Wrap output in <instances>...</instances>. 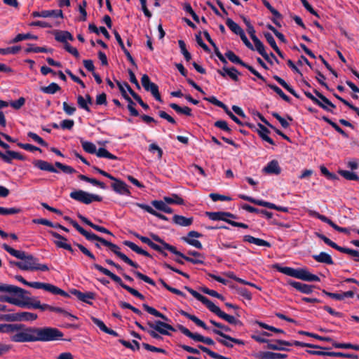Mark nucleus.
Masks as SVG:
<instances>
[{"label":"nucleus","instance_id":"c85d7f7f","mask_svg":"<svg viewBox=\"0 0 359 359\" xmlns=\"http://www.w3.org/2000/svg\"><path fill=\"white\" fill-rule=\"evenodd\" d=\"M258 127H259L258 133H259V136L261 137V138L264 141H266L268 143H269L270 144L274 145L275 144L274 141L270 137H269V130L264 126L262 125L261 123L258 124Z\"/></svg>","mask_w":359,"mask_h":359},{"label":"nucleus","instance_id":"39448f33","mask_svg":"<svg viewBox=\"0 0 359 359\" xmlns=\"http://www.w3.org/2000/svg\"><path fill=\"white\" fill-rule=\"evenodd\" d=\"M69 196L72 199L85 204H90L93 201L100 202L102 200V198L98 195L90 194L82 190L72 191Z\"/></svg>","mask_w":359,"mask_h":359},{"label":"nucleus","instance_id":"dca6fc26","mask_svg":"<svg viewBox=\"0 0 359 359\" xmlns=\"http://www.w3.org/2000/svg\"><path fill=\"white\" fill-rule=\"evenodd\" d=\"M314 93L318 97L316 104L328 111H332V109L335 108V106L327 98L320 94L319 91H314Z\"/></svg>","mask_w":359,"mask_h":359},{"label":"nucleus","instance_id":"7ed1b4c3","mask_svg":"<svg viewBox=\"0 0 359 359\" xmlns=\"http://www.w3.org/2000/svg\"><path fill=\"white\" fill-rule=\"evenodd\" d=\"M273 267L283 274L304 281H320V278L318 276L311 273L306 269H294L287 266H281L278 264H274Z\"/></svg>","mask_w":359,"mask_h":359},{"label":"nucleus","instance_id":"20e7f679","mask_svg":"<svg viewBox=\"0 0 359 359\" xmlns=\"http://www.w3.org/2000/svg\"><path fill=\"white\" fill-rule=\"evenodd\" d=\"M93 266L95 269H97V271H99L100 272L103 273L104 275L109 277L113 281L118 283L121 287L126 290L128 292H130L133 296H135L137 298H140V299H144V297L141 293H140L137 290H135L134 288L124 284L120 277H118L116 274L111 273L109 270L102 267V266H100L97 264H94L93 265Z\"/></svg>","mask_w":359,"mask_h":359},{"label":"nucleus","instance_id":"de8ad7c7","mask_svg":"<svg viewBox=\"0 0 359 359\" xmlns=\"http://www.w3.org/2000/svg\"><path fill=\"white\" fill-rule=\"evenodd\" d=\"M96 155L100 158H106L111 160H116L117 157L109 152L106 149L104 148H100L97 152Z\"/></svg>","mask_w":359,"mask_h":359},{"label":"nucleus","instance_id":"58836bf2","mask_svg":"<svg viewBox=\"0 0 359 359\" xmlns=\"http://www.w3.org/2000/svg\"><path fill=\"white\" fill-rule=\"evenodd\" d=\"M123 244L125 245H126L127 247L130 248L133 251L135 252L137 254L142 255L146 257L150 256L149 254L147 251L142 250L141 248H140L139 246H137L136 244H135L134 243H133L131 241H125L123 242Z\"/></svg>","mask_w":359,"mask_h":359},{"label":"nucleus","instance_id":"5701e85b","mask_svg":"<svg viewBox=\"0 0 359 359\" xmlns=\"http://www.w3.org/2000/svg\"><path fill=\"white\" fill-rule=\"evenodd\" d=\"M134 235L135 236V237L139 238L142 243L147 244L153 250L163 254L164 256H167L166 253L162 252V248L160 245L152 242L149 238L140 236L138 233H134Z\"/></svg>","mask_w":359,"mask_h":359},{"label":"nucleus","instance_id":"09e8293b","mask_svg":"<svg viewBox=\"0 0 359 359\" xmlns=\"http://www.w3.org/2000/svg\"><path fill=\"white\" fill-rule=\"evenodd\" d=\"M21 50L20 46H15L12 47H8L6 48H0V54L1 55H15L18 53V52Z\"/></svg>","mask_w":359,"mask_h":359},{"label":"nucleus","instance_id":"f8f14e48","mask_svg":"<svg viewBox=\"0 0 359 359\" xmlns=\"http://www.w3.org/2000/svg\"><path fill=\"white\" fill-rule=\"evenodd\" d=\"M0 292L12 294L19 297H22L23 295L26 293V291L21 287L4 283H0Z\"/></svg>","mask_w":359,"mask_h":359},{"label":"nucleus","instance_id":"423d86ee","mask_svg":"<svg viewBox=\"0 0 359 359\" xmlns=\"http://www.w3.org/2000/svg\"><path fill=\"white\" fill-rule=\"evenodd\" d=\"M151 236L153 238V240H154L155 241H156L162 245V246H161L162 248V250L163 249L168 250L170 252H171L172 253L180 257L181 258H182V259H185L186 261L191 262L192 264H197L198 263H202V261L200 259H191V258H189V257L184 255L180 251H177L174 246L170 245L168 243H165L158 236L155 235V234H151Z\"/></svg>","mask_w":359,"mask_h":359},{"label":"nucleus","instance_id":"b1692460","mask_svg":"<svg viewBox=\"0 0 359 359\" xmlns=\"http://www.w3.org/2000/svg\"><path fill=\"white\" fill-rule=\"evenodd\" d=\"M151 203L158 210L162 211L168 214H170L172 212V209L167 205L168 203H165L164 200L152 201Z\"/></svg>","mask_w":359,"mask_h":359},{"label":"nucleus","instance_id":"4be33fe9","mask_svg":"<svg viewBox=\"0 0 359 359\" xmlns=\"http://www.w3.org/2000/svg\"><path fill=\"white\" fill-rule=\"evenodd\" d=\"M77 103L80 108L89 112L90 111L89 105L92 104L93 101L89 95H86L85 97L79 95L77 97Z\"/></svg>","mask_w":359,"mask_h":359},{"label":"nucleus","instance_id":"79ce46f5","mask_svg":"<svg viewBox=\"0 0 359 359\" xmlns=\"http://www.w3.org/2000/svg\"><path fill=\"white\" fill-rule=\"evenodd\" d=\"M225 56L233 63L238 64L242 67L245 66V62H243L238 55H236L232 50H227Z\"/></svg>","mask_w":359,"mask_h":359},{"label":"nucleus","instance_id":"f257e3e1","mask_svg":"<svg viewBox=\"0 0 359 359\" xmlns=\"http://www.w3.org/2000/svg\"><path fill=\"white\" fill-rule=\"evenodd\" d=\"M0 333L9 334L10 340L16 343L50 341L63 337L59 330L50 327H27L23 324H0Z\"/></svg>","mask_w":359,"mask_h":359},{"label":"nucleus","instance_id":"0e129e2a","mask_svg":"<svg viewBox=\"0 0 359 359\" xmlns=\"http://www.w3.org/2000/svg\"><path fill=\"white\" fill-rule=\"evenodd\" d=\"M208 215L212 220H223L226 222L229 221V219L224 217V212H210Z\"/></svg>","mask_w":359,"mask_h":359},{"label":"nucleus","instance_id":"052dcab7","mask_svg":"<svg viewBox=\"0 0 359 359\" xmlns=\"http://www.w3.org/2000/svg\"><path fill=\"white\" fill-rule=\"evenodd\" d=\"M119 342L123 345L126 348H130L132 349L133 351H135V350H138L140 348V344L139 343L135 341V340H133V344H132L129 341H125L123 339H120L119 340Z\"/></svg>","mask_w":359,"mask_h":359},{"label":"nucleus","instance_id":"603ef678","mask_svg":"<svg viewBox=\"0 0 359 359\" xmlns=\"http://www.w3.org/2000/svg\"><path fill=\"white\" fill-rule=\"evenodd\" d=\"M178 44L180 48V50L182 54L184 55V59L186 61L189 62L191 59V53L187 50L186 48V43L183 40H179Z\"/></svg>","mask_w":359,"mask_h":359},{"label":"nucleus","instance_id":"c03bdc74","mask_svg":"<svg viewBox=\"0 0 359 359\" xmlns=\"http://www.w3.org/2000/svg\"><path fill=\"white\" fill-rule=\"evenodd\" d=\"M212 332L215 334H217L219 336H220L221 337H223L226 339H228L229 341H232V342H234L235 344H241V345H243L244 343L242 340L241 339H235V338H233L229 335H226L225 334L224 332H222V331L220 330H217V329H213L212 330Z\"/></svg>","mask_w":359,"mask_h":359},{"label":"nucleus","instance_id":"6e6552de","mask_svg":"<svg viewBox=\"0 0 359 359\" xmlns=\"http://www.w3.org/2000/svg\"><path fill=\"white\" fill-rule=\"evenodd\" d=\"M102 244L108 248H109V249L114 253L116 254L120 259H121L124 262H126V264H129L130 266H133V267H135V268H138L139 267V265L134 262L133 260H131L130 259H129L126 255H124L123 253H122L121 251H120V248L109 242V241H106L105 239L104 240H102Z\"/></svg>","mask_w":359,"mask_h":359},{"label":"nucleus","instance_id":"4468645a","mask_svg":"<svg viewBox=\"0 0 359 359\" xmlns=\"http://www.w3.org/2000/svg\"><path fill=\"white\" fill-rule=\"evenodd\" d=\"M287 283L288 285L295 288L297 290L299 291L302 293L309 294L313 292L312 285L302 283L300 282H297L292 280H288Z\"/></svg>","mask_w":359,"mask_h":359},{"label":"nucleus","instance_id":"bb28decb","mask_svg":"<svg viewBox=\"0 0 359 359\" xmlns=\"http://www.w3.org/2000/svg\"><path fill=\"white\" fill-rule=\"evenodd\" d=\"M178 329L184 335L196 341L202 342V341L203 340V336L197 333H192L189 329L184 327L183 325H179Z\"/></svg>","mask_w":359,"mask_h":359},{"label":"nucleus","instance_id":"4d7b16f0","mask_svg":"<svg viewBox=\"0 0 359 359\" xmlns=\"http://www.w3.org/2000/svg\"><path fill=\"white\" fill-rule=\"evenodd\" d=\"M27 136L29 137L32 138L34 142H36V143H38L39 144H40L41 146H43V147L48 146V144L41 137H39L37 134H36L33 132H29L27 133Z\"/></svg>","mask_w":359,"mask_h":359},{"label":"nucleus","instance_id":"72a5a7b5","mask_svg":"<svg viewBox=\"0 0 359 359\" xmlns=\"http://www.w3.org/2000/svg\"><path fill=\"white\" fill-rule=\"evenodd\" d=\"M72 294H74L79 300L88 304H91L89 300L94 299V294L93 292H81L75 290L72 292Z\"/></svg>","mask_w":359,"mask_h":359},{"label":"nucleus","instance_id":"680f3d73","mask_svg":"<svg viewBox=\"0 0 359 359\" xmlns=\"http://www.w3.org/2000/svg\"><path fill=\"white\" fill-rule=\"evenodd\" d=\"M65 31L62 30H55L53 31V34H54L55 39L58 41L63 43L64 45L66 44V43H68L66 40V35L62 34V32H65Z\"/></svg>","mask_w":359,"mask_h":359},{"label":"nucleus","instance_id":"aec40b11","mask_svg":"<svg viewBox=\"0 0 359 359\" xmlns=\"http://www.w3.org/2000/svg\"><path fill=\"white\" fill-rule=\"evenodd\" d=\"M217 72L223 77L229 76L232 80L235 81L238 80V75L240 74V73L233 67L231 68L224 67L222 69H219Z\"/></svg>","mask_w":359,"mask_h":359},{"label":"nucleus","instance_id":"c756f323","mask_svg":"<svg viewBox=\"0 0 359 359\" xmlns=\"http://www.w3.org/2000/svg\"><path fill=\"white\" fill-rule=\"evenodd\" d=\"M172 221L177 225L182 226H189L192 224L193 219L191 217L187 218L182 215H175Z\"/></svg>","mask_w":359,"mask_h":359},{"label":"nucleus","instance_id":"8fccbe9b","mask_svg":"<svg viewBox=\"0 0 359 359\" xmlns=\"http://www.w3.org/2000/svg\"><path fill=\"white\" fill-rule=\"evenodd\" d=\"M21 209L19 208H4L0 207V215H10L21 212Z\"/></svg>","mask_w":359,"mask_h":359},{"label":"nucleus","instance_id":"1a4fd4ad","mask_svg":"<svg viewBox=\"0 0 359 359\" xmlns=\"http://www.w3.org/2000/svg\"><path fill=\"white\" fill-rule=\"evenodd\" d=\"M37 318V315L31 312H20L13 314H8L4 317L7 321H33Z\"/></svg>","mask_w":359,"mask_h":359},{"label":"nucleus","instance_id":"49530a36","mask_svg":"<svg viewBox=\"0 0 359 359\" xmlns=\"http://www.w3.org/2000/svg\"><path fill=\"white\" fill-rule=\"evenodd\" d=\"M252 41L255 44V50H256L262 57L266 56L265 46L263 43L259 39H255V40H252Z\"/></svg>","mask_w":359,"mask_h":359},{"label":"nucleus","instance_id":"bf43d9fd","mask_svg":"<svg viewBox=\"0 0 359 359\" xmlns=\"http://www.w3.org/2000/svg\"><path fill=\"white\" fill-rule=\"evenodd\" d=\"M55 165L65 173L72 174L76 172V170L72 167L64 165L60 162H55Z\"/></svg>","mask_w":359,"mask_h":359},{"label":"nucleus","instance_id":"3c124183","mask_svg":"<svg viewBox=\"0 0 359 359\" xmlns=\"http://www.w3.org/2000/svg\"><path fill=\"white\" fill-rule=\"evenodd\" d=\"M339 173L340 175L344 177L346 180H353L358 181L359 180V177L355 172L348 171V170H339Z\"/></svg>","mask_w":359,"mask_h":359},{"label":"nucleus","instance_id":"4c0bfd02","mask_svg":"<svg viewBox=\"0 0 359 359\" xmlns=\"http://www.w3.org/2000/svg\"><path fill=\"white\" fill-rule=\"evenodd\" d=\"M226 25L231 31L238 36L244 32L243 29L231 18L226 20Z\"/></svg>","mask_w":359,"mask_h":359},{"label":"nucleus","instance_id":"412c9836","mask_svg":"<svg viewBox=\"0 0 359 359\" xmlns=\"http://www.w3.org/2000/svg\"><path fill=\"white\" fill-rule=\"evenodd\" d=\"M122 96L127 102V108L130 111L131 116H139V112L135 109V103L133 102L131 98L129 97L128 91H121Z\"/></svg>","mask_w":359,"mask_h":359},{"label":"nucleus","instance_id":"13d9d810","mask_svg":"<svg viewBox=\"0 0 359 359\" xmlns=\"http://www.w3.org/2000/svg\"><path fill=\"white\" fill-rule=\"evenodd\" d=\"M271 13L273 15V18L271 19V21L276 26L280 27L281 25H280V22L279 20H282L283 19L282 14L279 11H278L276 9H275V8Z\"/></svg>","mask_w":359,"mask_h":359},{"label":"nucleus","instance_id":"f03ea898","mask_svg":"<svg viewBox=\"0 0 359 359\" xmlns=\"http://www.w3.org/2000/svg\"><path fill=\"white\" fill-rule=\"evenodd\" d=\"M185 289L196 299H198V301L201 302L203 304H205L211 312L214 313L222 319L224 320L225 321L232 325L241 324L239 320L236 319L234 316L226 314V313L222 311L219 306H216L206 297L203 296L196 290L189 287H185Z\"/></svg>","mask_w":359,"mask_h":359},{"label":"nucleus","instance_id":"338daca9","mask_svg":"<svg viewBox=\"0 0 359 359\" xmlns=\"http://www.w3.org/2000/svg\"><path fill=\"white\" fill-rule=\"evenodd\" d=\"M133 273L136 276L137 278H140V280H142L145 283H147L151 285H154L155 283L154 281L151 279L149 277H148L146 275H144L143 273L137 271H133Z\"/></svg>","mask_w":359,"mask_h":359},{"label":"nucleus","instance_id":"c9c22d12","mask_svg":"<svg viewBox=\"0 0 359 359\" xmlns=\"http://www.w3.org/2000/svg\"><path fill=\"white\" fill-rule=\"evenodd\" d=\"M42 18H63V12L61 9L55 10H43Z\"/></svg>","mask_w":359,"mask_h":359},{"label":"nucleus","instance_id":"393cba45","mask_svg":"<svg viewBox=\"0 0 359 359\" xmlns=\"http://www.w3.org/2000/svg\"><path fill=\"white\" fill-rule=\"evenodd\" d=\"M243 241L245 242H248L250 243H253L258 246H264L267 248L271 247V244L268 241H266L261 238H255L250 235L244 236Z\"/></svg>","mask_w":359,"mask_h":359},{"label":"nucleus","instance_id":"a19ab883","mask_svg":"<svg viewBox=\"0 0 359 359\" xmlns=\"http://www.w3.org/2000/svg\"><path fill=\"white\" fill-rule=\"evenodd\" d=\"M27 39H38V36L35 35H32L30 33L27 34H18L16 35V36L13 39L10 43H15L18 42H20L23 40H27Z\"/></svg>","mask_w":359,"mask_h":359},{"label":"nucleus","instance_id":"2f4dec72","mask_svg":"<svg viewBox=\"0 0 359 359\" xmlns=\"http://www.w3.org/2000/svg\"><path fill=\"white\" fill-rule=\"evenodd\" d=\"M180 314L182 315L183 316H185L187 317V318H189V320H191V321H193L196 325H197L198 326L203 328L204 330H208V327H207V325H205V323L202 321L201 320H200L198 317H196V316L194 315H191V314H189V313L183 311V310H181L180 311Z\"/></svg>","mask_w":359,"mask_h":359},{"label":"nucleus","instance_id":"5fc2aeb1","mask_svg":"<svg viewBox=\"0 0 359 359\" xmlns=\"http://www.w3.org/2000/svg\"><path fill=\"white\" fill-rule=\"evenodd\" d=\"M263 204L262 205V207H266V208H270V209H273V210H278V211H280V212H288V208L287 207H283V206H277L276 205L272 203H270V202H266V201H264L263 202Z\"/></svg>","mask_w":359,"mask_h":359},{"label":"nucleus","instance_id":"e2e57ef3","mask_svg":"<svg viewBox=\"0 0 359 359\" xmlns=\"http://www.w3.org/2000/svg\"><path fill=\"white\" fill-rule=\"evenodd\" d=\"M198 347L201 351L206 353L208 355H209L212 358H215V359H222L223 358V355H221L211 351L210 349H209L208 348H207L205 346L200 345Z\"/></svg>","mask_w":359,"mask_h":359},{"label":"nucleus","instance_id":"e433bc0d","mask_svg":"<svg viewBox=\"0 0 359 359\" xmlns=\"http://www.w3.org/2000/svg\"><path fill=\"white\" fill-rule=\"evenodd\" d=\"M282 345L291 346V344L286 341L277 340L275 343H272L269 340L267 343V348L272 350L284 351L285 348L281 346Z\"/></svg>","mask_w":359,"mask_h":359},{"label":"nucleus","instance_id":"2eb2a0df","mask_svg":"<svg viewBox=\"0 0 359 359\" xmlns=\"http://www.w3.org/2000/svg\"><path fill=\"white\" fill-rule=\"evenodd\" d=\"M201 235L197 231H191L189 232L187 237L183 238V240L188 244L195 247L198 249L203 248L201 243L198 240H196L194 238H198Z\"/></svg>","mask_w":359,"mask_h":359},{"label":"nucleus","instance_id":"774afa93","mask_svg":"<svg viewBox=\"0 0 359 359\" xmlns=\"http://www.w3.org/2000/svg\"><path fill=\"white\" fill-rule=\"evenodd\" d=\"M83 236L86 237V238L88 241H100L101 243H102V240H104V238L97 236L96 234L93 233H91V232H88L87 231L85 230V232L83 233L82 234Z\"/></svg>","mask_w":359,"mask_h":359},{"label":"nucleus","instance_id":"f3484780","mask_svg":"<svg viewBox=\"0 0 359 359\" xmlns=\"http://www.w3.org/2000/svg\"><path fill=\"white\" fill-rule=\"evenodd\" d=\"M256 357L258 359H285L287 358V355L270 351H260L256 354Z\"/></svg>","mask_w":359,"mask_h":359},{"label":"nucleus","instance_id":"ea45409f","mask_svg":"<svg viewBox=\"0 0 359 359\" xmlns=\"http://www.w3.org/2000/svg\"><path fill=\"white\" fill-rule=\"evenodd\" d=\"M44 290L54 294H60L62 296L67 295V294L64 290L50 283H45Z\"/></svg>","mask_w":359,"mask_h":359},{"label":"nucleus","instance_id":"69168bd1","mask_svg":"<svg viewBox=\"0 0 359 359\" xmlns=\"http://www.w3.org/2000/svg\"><path fill=\"white\" fill-rule=\"evenodd\" d=\"M0 302H8L13 305H20V303L17 300L15 297L0 295Z\"/></svg>","mask_w":359,"mask_h":359},{"label":"nucleus","instance_id":"864d4df0","mask_svg":"<svg viewBox=\"0 0 359 359\" xmlns=\"http://www.w3.org/2000/svg\"><path fill=\"white\" fill-rule=\"evenodd\" d=\"M83 150L89 154H96V146L90 142H82L81 143Z\"/></svg>","mask_w":359,"mask_h":359},{"label":"nucleus","instance_id":"cd10ccee","mask_svg":"<svg viewBox=\"0 0 359 359\" xmlns=\"http://www.w3.org/2000/svg\"><path fill=\"white\" fill-rule=\"evenodd\" d=\"M135 205L137 206L140 207V208L143 209L146 212L150 213L151 215L158 217L160 219H162V220H164V221H167L168 220V217H165V215L158 212L157 211L154 210L151 207H150L148 205L143 204V203H135Z\"/></svg>","mask_w":359,"mask_h":359},{"label":"nucleus","instance_id":"ddd939ff","mask_svg":"<svg viewBox=\"0 0 359 359\" xmlns=\"http://www.w3.org/2000/svg\"><path fill=\"white\" fill-rule=\"evenodd\" d=\"M114 182L111 184V188L113 190L121 195L130 196V191L128 189V185L122 180H120L114 177L112 180Z\"/></svg>","mask_w":359,"mask_h":359},{"label":"nucleus","instance_id":"f704fd0d","mask_svg":"<svg viewBox=\"0 0 359 359\" xmlns=\"http://www.w3.org/2000/svg\"><path fill=\"white\" fill-rule=\"evenodd\" d=\"M2 248L12 256L21 260L27 255L24 251L15 250L6 243L2 245Z\"/></svg>","mask_w":359,"mask_h":359},{"label":"nucleus","instance_id":"a18cd8bd","mask_svg":"<svg viewBox=\"0 0 359 359\" xmlns=\"http://www.w3.org/2000/svg\"><path fill=\"white\" fill-rule=\"evenodd\" d=\"M163 200L168 204H177V205H183L184 200L176 194H173L171 197L165 196Z\"/></svg>","mask_w":359,"mask_h":359},{"label":"nucleus","instance_id":"0eeeda50","mask_svg":"<svg viewBox=\"0 0 359 359\" xmlns=\"http://www.w3.org/2000/svg\"><path fill=\"white\" fill-rule=\"evenodd\" d=\"M38 259L32 255H26L20 262H10L11 266L18 267L23 271H35L36 262Z\"/></svg>","mask_w":359,"mask_h":359},{"label":"nucleus","instance_id":"6ab92c4d","mask_svg":"<svg viewBox=\"0 0 359 359\" xmlns=\"http://www.w3.org/2000/svg\"><path fill=\"white\" fill-rule=\"evenodd\" d=\"M262 170L267 174L279 175L281 172V168L276 160H272L267 163Z\"/></svg>","mask_w":359,"mask_h":359},{"label":"nucleus","instance_id":"a878e982","mask_svg":"<svg viewBox=\"0 0 359 359\" xmlns=\"http://www.w3.org/2000/svg\"><path fill=\"white\" fill-rule=\"evenodd\" d=\"M23 296H25V294ZM15 297L17 298V300L20 303V305H18L20 307H26L28 309H39V307H41V302L39 300L34 299L32 302H25L22 299L24 298V297H19L15 296Z\"/></svg>","mask_w":359,"mask_h":359},{"label":"nucleus","instance_id":"9b49d317","mask_svg":"<svg viewBox=\"0 0 359 359\" xmlns=\"http://www.w3.org/2000/svg\"><path fill=\"white\" fill-rule=\"evenodd\" d=\"M49 233L55 238L54 243L57 248L65 249L69 252L74 253V250L71 245L67 243V239L66 238L53 231H49Z\"/></svg>","mask_w":359,"mask_h":359},{"label":"nucleus","instance_id":"a211bd4d","mask_svg":"<svg viewBox=\"0 0 359 359\" xmlns=\"http://www.w3.org/2000/svg\"><path fill=\"white\" fill-rule=\"evenodd\" d=\"M33 165L41 170L57 173L58 171L50 163L43 160H35Z\"/></svg>","mask_w":359,"mask_h":359},{"label":"nucleus","instance_id":"473e14b6","mask_svg":"<svg viewBox=\"0 0 359 359\" xmlns=\"http://www.w3.org/2000/svg\"><path fill=\"white\" fill-rule=\"evenodd\" d=\"M141 83L144 90H158V86L151 82L147 74H143L141 78Z\"/></svg>","mask_w":359,"mask_h":359},{"label":"nucleus","instance_id":"9d476101","mask_svg":"<svg viewBox=\"0 0 359 359\" xmlns=\"http://www.w3.org/2000/svg\"><path fill=\"white\" fill-rule=\"evenodd\" d=\"M148 325L151 329L164 335H170L168 331H175V328L172 325L160 320H156L154 323H148Z\"/></svg>","mask_w":359,"mask_h":359},{"label":"nucleus","instance_id":"7c9ffc66","mask_svg":"<svg viewBox=\"0 0 359 359\" xmlns=\"http://www.w3.org/2000/svg\"><path fill=\"white\" fill-rule=\"evenodd\" d=\"M312 257L316 262L320 263L327 264H333L334 263L331 256L324 252H321L319 255H314Z\"/></svg>","mask_w":359,"mask_h":359},{"label":"nucleus","instance_id":"37998d69","mask_svg":"<svg viewBox=\"0 0 359 359\" xmlns=\"http://www.w3.org/2000/svg\"><path fill=\"white\" fill-rule=\"evenodd\" d=\"M170 107L172 109H173L178 114H185L187 116H191V110L188 107H180L179 105H177V104H175V103H171L170 104Z\"/></svg>","mask_w":359,"mask_h":359},{"label":"nucleus","instance_id":"6e6d98bb","mask_svg":"<svg viewBox=\"0 0 359 359\" xmlns=\"http://www.w3.org/2000/svg\"><path fill=\"white\" fill-rule=\"evenodd\" d=\"M184 11L187 13H188L189 14H190L193 18V20L196 22H199L200 20H199V17L197 15V14L194 12V11L193 10L191 6L190 5V4L189 3H186L184 5Z\"/></svg>","mask_w":359,"mask_h":359}]
</instances>
